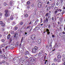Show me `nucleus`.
Here are the masks:
<instances>
[{
  "instance_id": "5fc2aeb1",
  "label": "nucleus",
  "mask_w": 65,
  "mask_h": 65,
  "mask_svg": "<svg viewBox=\"0 0 65 65\" xmlns=\"http://www.w3.org/2000/svg\"><path fill=\"white\" fill-rule=\"evenodd\" d=\"M38 56H40V55H41V53H39V54H38Z\"/></svg>"
},
{
  "instance_id": "a878e982",
  "label": "nucleus",
  "mask_w": 65,
  "mask_h": 65,
  "mask_svg": "<svg viewBox=\"0 0 65 65\" xmlns=\"http://www.w3.org/2000/svg\"><path fill=\"white\" fill-rule=\"evenodd\" d=\"M1 25H2V27H4V26H5V24L4 23H3Z\"/></svg>"
},
{
  "instance_id": "e2e57ef3",
  "label": "nucleus",
  "mask_w": 65,
  "mask_h": 65,
  "mask_svg": "<svg viewBox=\"0 0 65 65\" xmlns=\"http://www.w3.org/2000/svg\"><path fill=\"white\" fill-rule=\"evenodd\" d=\"M59 10V11H62V10L60 9H59V10Z\"/></svg>"
},
{
  "instance_id": "473e14b6",
  "label": "nucleus",
  "mask_w": 65,
  "mask_h": 65,
  "mask_svg": "<svg viewBox=\"0 0 65 65\" xmlns=\"http://www.w3.org/2000/svg\"><path fill=\"white\" fill-rule=\"evenodd\" d=\"M45 19L46 22H48V19L47 17H46L45 18Z\"/></svg>"
},
{
  "instance_id": "72a5a7b5",
  "label": "nucleus",
  "mask_w": 65,
  "mask_h": 65,
  "mask_svg": "<svg viewBox=\"0 0 65 65\" xmlns=\"http://www.w3.org/2000/svg\"><path fill=\"white\" fill-rule=\"evenodd\" d=\"M3 23V22L2 21H0V24L1 25Z\"/></svg>"
},
{
  "instance_id": "f3484780",
  "label": "nucleus",
  "mask_w": 65,
  "mask_h": 65,
  "mask_svg": "<svg viewBox=\"0 0 65 65\" xmlns=\"http://www.w3.org/2000/svg\"><path fill=\"white\" fill-rule=\"evenodd\" d=\"M10 19L11 20H12L13 19V18L12 16H11L10 17Z\"/></svg>"
},
{
  "instance_id": "6e6d98bb",
  "label": "nucleus",
  "mask_w": 65,
  "mask_h": 65,
  "mask_svg": "<svg viewBox=\"0 0 65 65\" xmlns=\"http://www.w3.org/2000/svg\"><path fill=\"white\" fill-rule=\"evenodd\" d=\"M50 3V2L48 1L47 3V4H49V3Z\"/></svg>"
},
{
  "instance_id": "774afa93",
  "label": "nucleus",
  "mask_w": 65,
  "mask_h": 65,
  "mask_svg": "<svg viewBox=\"0 0 65 65\" xmlns=\"http://www.w3.org/2000/svg\"><path fill=\"white\" fill-rule=\"evenodd\" d=\"M63 9H65V7L64 6H63Z\"/></svg>"
},
{
  "instance_id": "393cba45",
  "label": "nucleus",
  "mask_w": 65,
  "mask_h": 65,
  "mask_svg": "<svg viewBox=\"0 0 65 65\" xmlns=\"http://www.w3.org/2000/svg\"><path fill=\"white\" fill-rule=\"evenodd\" d=\"M11 41H12V38H11L9 40V42H10V43L11 42Z\"/></svg>"
},
{
  "instance_id": "6ab92c4d",
  "label": "nucleus",
  "mask_w": 65,
  "mask_h": 65,
  "mask_svg": "<svg viewBox=\"0 0 65 65\" xmlns=\"http://www.w3.org/2000/svg\"><path fill=\"white\" fill-rule=\"evenodd\" d=\"M27 5H29V4H30V1H28L27 2Z\"/></svg>"
},
{
  "instance_id": "c03bdc74",
  "label": "nucleus",
  "mask_w": 65,
  "mask_h": 65,
  "mask_svg": "<svg viewBox=\"0 0 65 65\" xmlns=\"http://www.w3.org/2000/svg\"><path fill=\"white\" fill-rule=\"evenodd\" d=\"M54 13L55 14H56L57 13V11H54Z\"/></svg>"
},
{
  "instance_id": "13d9d810",
  "label": "nucleus",
  "mask_w": 65,
  "mask_h": 65,
  "mask_svg": "<svg viewBox=\"0 0 65 65\" xmlns=\"http://www.w3.org/2000/svg\"><path fill=\"white\" fill-rule=\"evenodd\" d=\"M64 1V0H61V2L62 3L63 2V1Z\"/></svg>"
},
{
  "instance_id": "e433bc0d",
  "label": "nucleus",
  "mask_w": 65,
  "mask_h": 65,
  "mask_svg": "<svg viewBox=\"0 0 65 65\" xmlns=\"http://www.w3.org/2000/svg\"><path fill=\"white\" fill-rule=\"evenodd\" d=\"M12 2H10V5H12Z\"/></svg>"
},
{
  "instance_id": "5701e85b",
  "label": "nucleus",
  "mask_w": 65,
  "mask_h": 65,
  "mask_svg": "<svg viewBox=\"0 0 65 65\" xmlns=\"http://www.w3.org/2000/svg\"><path fill=\"white\" fill-rule=\"evenodd\" d=\"M23 37H22L21 40V43H22L23 42Z\"/></svg>"
},
{
  "instance_id": "0eeeda50",
  "label": "nucleus",
  "mask_w": 65,
  "mask_h": 65,
  "mask_svg": "<svg viewBox=\"0 0 65 65\" xmlns=\"http://www.w3.org/2000/svg\"><path fill=\"white\" fill-rule=\"evenodd\" d=\"M41 38H40L39 39H38V42L39 43H40V42H41Z\"/></svg>"
},
{
  "instance_id": "dca6fc26",
  "label": "nucleus",
  "mask_w": 65,
  "mask_h": 65,
  "mask_svg": "<svg viewBox=\"0 0 65 65\" xmlns=\"http://www.w3.org/2000/svg\"><path fill=\"white\" fill-rule=\"evenodd\" d=\"M25 17L26 18H27L28 17V14H26L25 15Z\"/></svg>"
},
{
  "instance_id": "3c124183",
  "label": "nucleus",
  "mask_w": 65,
  "mask_h": 65,
  "mask_svg": "<svg viewBox=\"0 0 65 65\" xmlns=\"http://www.w3.org/2000/svg\"><path fill=\"white\" fill-rule=\"evenodd\" d=\"M2 63H5V62L4 61H2Z\"/></svg>"
},
{
  "instance_id": "4be33fe9",
  "label": "nucleus",
  "mask_w": 65,
  "mask_h": 65,
  "mask_svg": "<svg viewBox=\"0 0 65 65\" xmlns=\"http://www.w3.org/2000/svg\"><path fill=\"white\" fill-rule=\"evenodd\" d=\"M19 24L20 25H22L23 24V22H21L19 23Z\"/></svg>"
},
{
  "instance_id": "de8ad7c7",
  "label": "nucleus",
  "mask_w": 65,
  "mask_h": 65,
  "mask_svg": "<svg viewBox=\"0 0 65 65\" xmlns=\"http://www.w3.org/2000/svg\"><path fill=\"white\" fill-rule=\"evenodd\" d=\"M46 58V56H45V57H44V61H45V60Z\"/></svg>"
},
{
  "instance_id": "f257e3e1",
  "label": "nucleus",
  "mask_w": 65,
  "mask_h": 65,
  "mask_svg": "<svg viewBox=\"0 0 65 65\" xmlns=\"http://www.w3.org/2000/svg\"><path fill=\"white\" fill-rule=\"evenodd\" d=\"M42 2H39L38 4V7L39 8H40L41 6V5H42Z\"/></svg>"
},
{
  "instance_id": "6e6552de",
  "label": "nucleus",
  "mask_w": 65,
  "mask_h": 65,
  "mask_svg": "<svg viewBox=\"0 0 65 65\" xmlns=\"http://www.w3.org/2000/svg\"><path fill=\"white\" fill-rule=\"evenodd\" d=\"M54 6H55V4H52L51 6V8L52 9H53V8H54Z\"/></svg>"
},
{
  "instance_id": "7c9ffc66",
  "label": "nucleus",
  "mask_w": 65,
  "mask_h": 65,
  "mask_svg": "<svg viewBox=\"0 0 65 65\" xmlns=\"http://www.w3.org/2000/svg\"><path fill=\"white\" fill-rule=\"evenodd\" d=\"M31 6L32 7H33L34 6V4H32L31 5Z\"/></svg>"
},
{
  "instance_id": "4468645a",
  "label": "nucleus",
  "mask_w": 65,
  "mask_h": 65,
  "mask_svg": "<svg viewBox=\"0 0 65 65\" xmlns=\"http://www.w3.org/2000/svg\"><path fill=\"white\" fill-rule=\"evenodd\" d=\"M15 35L14 36V37H16V38L17 37H18V35L17 34H15Z\"/></svg>"
},
{
  "instance_id": "39448f33",
  "label": "nucleus",
  "mask_w": 65,
  "mask_h": 65,
  "mask_svg": "<svg viewBox=\"0 0 65 65\" xmlns=\"http://www.w3.org/2000/svg\"><path fill=\"white\" fill-rule=\"evenodd\" d=\"M30 61L33 62H34V58H30Z\"/></svg>"
},
{
  "instance_id": "aec40b11",
  "label": "nucleus",
  "mask_w": 65,
  "mask_h": 65,
  "mask_svg": "<svg viewBox=\"0 0 65 65\" xmlns=\"http://www.w3.org/2000/svg\"><path fill=\"white\" fill-rule=\"evenodd\" d=\"M34 48H35V50H38V47L37 46H36Z\"/></svg>"
},
{
  "instance_id": "cd10ccee",
  "label": "nucleus",
  "mask_w": 65,
  "mask_h": 65,
  "mask_svg": "<svg viewBox=\"0 0 65 65\" xmlns=\"http://www.w3.org/2000/svg\"><path fill=\"white\" fill-rule=\"evenodd\" d=\"M62 61H65V57H63L62 58Z\"/></svg>"
},
{
  "instance_id": "0e129e2a",
  "label": "nucleus",
  "mask_w": 65,
  "mask_h": 65,
  "mask_svg": "<svg viewBox=\"0 0 65 65\" xmlns=\"http://www.w3.org/2000/svg\"><path fill=\"white\" fill-rule=\"evenodd\" d=\"M2 64V62H0V64L1 65V64Z\"/></svg>"
},
{
  "instance_id": "09e8293b",
  "label": "nucleus",
  "mask_w": 65,
  "mask_h": 65,
  "mask_svg": "<svg viewBox=\"0 0 65 65\" xmlns=\"http://www.w3.org/2000/svg\"><path fill=\"white\" fill-rule=\"evenodd\" d=\"M32 30V28H31L30 29V30L29 31V32H30L31 31V30Z\"/></svg>"
},
{
  "instance_id": "338daca9",
  "label": "nucleus",
  "mask_w": 65,
  "mask_h": 65,
  "mask_svg": "<svg viewBox=\"0 0 65 65\" xmlns=\"http://www.w3.org/2000/svg\"><path fill=\"white\" fill-rule=\"evenodd\" d=\"M62 33L63 34H65V32L64 31H63V32H62Z\"/></svg>"
},
{
  "instance_id": "7ed1b4c3",
  "label": "nucleus",
  "mask_w": 65,
  "mask_h": 65,
  "mask_svg": "<svg viewBox=\"0 0 65 65\" xmlns=\"http://www.w3.org/2000/svg\"><path fill=\"white\" fill-rule=\"evenodd\" d=\"M5 12L6 13L5 14V17H7L8 16V11L7 10H5Z\"/></svg>"
},
{
  "instance_id": "f704fd0d",
  "label": "nucleus",
  "mask_w": 65,
  "mask_h": 65,
  "mask_svg": "<svg viewBox=\"0 0 65 65\" xmlns=\"http://www.w3.org/2000/svg\"><path fill=\"white\" fill-rule=\"evenodd\" d=\"M30 27V26H28L27 27H26V29H29V28Z\"/></svg>"
},
{
  "instance_id": "864d4df0",
  "label": "nucleus",
  "mask_w": 65,
  "mask_h": 65,
  "mask_svg": "<svg viewBox=\"0 0 65 65\" xmlns=\"http://www.w3.org/2000/svg\"><path fill=\"white\" fill-rule=\"evenodd\" d=\"M52 37H53V38H55V35H53L52 36Z\"/></svg>"
},
{
  "instance_id": "a18cd8bd",
  "label": "nucleus",
  "mask_w": 65,
  "mask_h": 65,
  "mask_svg": "<svg viewBox=\"0 0 65 65\" xmlns=\"http://www.w3.org/2000/svg\"><path fill=\"white\" fill-rule=\"evenodd\" d=\"M2 13H0V16H2Z\"/></svg>"
},
{
  "instance_id": "c9c22d12",
  "label": "nucleus",
  "mask_w": 65,
  "mask_h": 65,
  "mask_svg": "<svg viewBox=\"0 0 65 65\" xmlns=\"http://www.w3.org/2000/svg\"><path fill=\"white\" fill-rule=\"evenodd\" d=\"M2 46V47H4L5 46V45L4 44H3L1 45Z\"/></svg>"
},
{
  "instance_id": "bf43d9fd",
  "label": "nucleus",
  "mask_w": 65,
  "mask_h": 65,
  "mask_svg": "<svg viewBox=\"0 0 65 65\" xmlns=\"http://www.w3.org/2000/svg\"><path fill=\"white\" fill-rule=\"evenodd\" d=\"M56 5L57 6H58V5H59V3H56Z\"/></svg>"
},
{
  "instance_id": "a211bd4d",
  "label": "nucleus",
  "mask_w": 65,
  "mask_h": 65,
  "mask_svg": "<svg viewBox=\"0 0 65 65\" xmlns=\"http://www.w3.org/2000/svg\"><path fill=\"white\" fill-rule=\"evenodd\" d=\"M26 65H29V62H28V61H26Z\"/></svg>"
},
{
  "instance_id": "8fccbe9b",
  "label": "nucleus",
  "mask_w": 65,
  "mask_h": 65,
  "mask_svg": "<svg viewBox=\"0 0 65 65\" xmlns=\"http://www.w3.org/2000/svg\"><path fill=\"white\" fill-rule=\"evenodd\" d=\"M3 52H5V49H3Z\"/></svg>"
},
{
  "instance_id": "20e7f679",
  "label": "nucleus",
  "mask_w": 65,
  "mask_h": 65,
  "mask_svg": "<svg viewBox=\"0 0 65 65\" xmlns=\"http://www.w3.org/2000/svg\"><path fill=\"white\" fill-rule=\"evenodd\" d=\"M36 50L35 49V48H33L32 49V52L33 53H36Z\"/></svg>"
},
{
  "instance_id": "1a4fd4ad",
  "label": "nucleus",
  "mask_w": 65,
  "mask_h": 65,
  "mask_svg": "<svg viewBox=\"0 0 65 65\" xmlns=\"http://www.w3.org/2000/svg\"><path fill=\"white\" fill-rule=\"evenodd\" d=\"M57 58L58 59H60L61 58V56L60 55H59L58 56Z\"/></svg>"
},
{
  "instance_id": "c756f323",
  "label": "nucleus",
  "mask_w": 65,
  "mask_h": 65,
  "mask_svg": "<svg viewBox=\"0 0 65 65\" xmlns=\"http://www.w3.org/2000/svg\"><path fill=\"white\" fill-rule=\"evenodd\" d=\"M14 33V31H12L11 32V34H13Z\"/></svg>"
},
{
  "instance_id": "9b49d317",
  "label": "nucleus",
  "mask_w": 65,
  "mask_h": 65,
  "mask_svg": "<svg viewBox=\"0 0 65 65\" xmlns=\"http://www.w3.org/2000/svg\"><path fill=\"white\" fill-rule=\"evenodd\" d=\"M14 42H13L11 44V46H13V45H14Z\"/></svg>"
},
{
  "instance_id": "bb28decb",
  "label": "nucleus",
  "mask_w": 65,
  "mask_h": 65,
  "mask_svg": "<svg viewBox=\"0 0 65 65\" xmlns=\"http://www.w3.org/2000/svg\"><path fill=\"white\" fill-rule=\"evenodd\" d=\"M57 61V59L56 58H55L54 59V62H56V61Z\"/></svg>"
},
{
  "instance_id": "680f3d73",
  "label": "nucleus",
  "mask_w": 65,
  "mask_h": 65,
  "mask_svg": "<svg viewBox=\"0 0 65 65\" xmlns=\"http://www.w3.org/2000/svg\"><path fill=\"white\" fill-rule=\"evenodd\" d=\"M52 65H55V63H53L52 64Z\"/></svg>"
},
{
  "instance_id": "79ce46f5",
  "label": "nucleus",
  "mask_w": 65,
  "mask_h": 65,
  "mask_svg": "<svg viewBox=\"0 0 65 65\" xmlns=\"http://www.w3.org/2000/svg\"><path fill=\"white\" fill-rule=\"evenodd\" d=\"M50 9V7H48L47 8V10H49Z\"/></svg>"
},
{
  "instance_id": "b1692460",
  "label": "nucleus",
  "mask_w": 65,
  "mask_h": 65,
  "mask_svg": "<svg viewBox=\"0 0 65 65\" xmlns=\"http://www.w3.org/2000/svg\"><path fill=\"white\" fill-rule=\"evenodd\" d=\"M48 13H47L45 15V16H46V17H48Z\"/></svg>"
},
{
  "instance_id": "052dcab7",
  "label": "nucleus",
  "mask_w": 65,
  "mask_h": 65,
  "mask_svg": "<svg viewBox=\"0 0 65 65\" xmlns=\"http://www.w3.org/2000/svg\"><path fill=\"white\" fill-rule=\"evenodd\" d=\"M43 25V24L42 23L40 25V26H42V25Z\"/></svg>"
},
{
  "instance_id": "37998d69",
  "label": "nucleus",
  "mask_w": 65,
  "mask_h": 65,
  "mask_svg": "<svg viewBox=\"0 0 65 65\" xmlns=\"http://www.w3.org/2000/svg\"><path fill=\"white\" fill-rule=\"evenodd\" d=\"M2 31H4V29L3 28L2 29Z\"/></svg>"
},
{
  "instance_id": "603ef678",
  "label": "nucleus",
  "mask_w": 65,
  "mask_h": 65,
  "mask_svg": "<svg viewBox=\"0 0 65 65\" xmlns=\"http://www.w3.org/2000/svg\"><path fill=\"white\" fill-rule=\"evenodd\" d=\"M34 61H36V59H34Z\"/></svg>"
},
{
  "instance_id": "2eb2a0df",
  "label": "nucleus",
  "mask_w": 65,
  "mask_h": 65,
  "mask_svg": "<svg viewBox=\"0 0 65 65\" xmlns=\"http://www.w3.org/2000/svg\"><path fill=\"white\" fill-rule=\"evenodd\" d=\"M26 54L25 53V55H26V54H27V55H29V52L27 51L26 52Z\"/></svg>"
},
{
  "instance_id": "49530a36",
  "label": "nucleus",
  "mask_w": 65,
  "mask_h": 65,
  "mask_svg": "<svg viewBox=\"0 0 65 65\" xmlns=\"http://www.w3.org/2000/svg\"><path fill=\"white\" fill-rule=\"evenodd\" d=\"M0 53L1 54H2V51H1V50L0 51Z\"/></svg>"
},
{
  "instance_id": "9d476101",
  "label": "nucleus",
  "mask_w": 65,
  "mask_h": 65,
  "mask_svg": "<svg viewBox=\"0 0 65 65\" xmlns=\"http://www.w3.org/2000/svg\"><path fill=\"white\" fill-rule=\"evenodd\" d=\"M38 22H39V20L38 19H37L35 21V24H36V23H37Z\"/></svg>"
},
{
  "instance_id": "69168bd1",
  "label": "nucleus",
  "mask_w": 65,
  "mask_h": 65,
  "mask_svg": "<svg viewBox=\"0 0 65 65\" xmlns=\"http://www.w3.org/2000/svg\"><path fill=\"white\" fill-rule=\"evenodd\" d=\"M54 19V17H52V20H53Z\"/></svg>"
},
{
  "instance_id": "ea45409f",
  "label": "nucleus",
  "mask_w": 65,
  "mask_h": 65,
  "mask_svg": "<svg viewBox=\"0 0 65 65\" xmlns=\"http://www.w3.org/2000/svg\"><path fill=\"white\" fill-rule=\"evenodd\" d=\"M3 4L4 6H6V4L5 3H4Z\"/></svg>"
},
{
  "instance_id": "412c9836",
  "label": "nucleus",
  "mask_w": 65,
  "mask_h": 65,
  "mask_svg": "<svg viewBox=\"0 0 65 65\" xmlns=\"http://www.w3.org/2000/svg\"><path fill=\"white\" fill-rule=\"evenodd\" d=\"M35 29H36V30H37L38 29H39V27H37L35 28Z\"/></svg>"
},
{
  "instance_id": "c85d7f7f",
  "label": "nucleus",
  "mask_w": 65,
  "mask_h": 65,
  "mask_svg": "<svg viewBox=\"0 0 65 65\" xmlns=\"http://www.w3.org/2000/svg\"><path fill=\"white\" fill-rule=\"evenodd\" d=\"M1 41L2 42H4V41H5V40L4 39H2L1 40Z\"/></svg>"
},
{
  "instance_id": "423d86ee",
  "label": "nucleus",
  "mask_w": 65,
  "mask_h": 65,
  "mask_svg": "<svg viewBox=\"0 0 65 65\" xmlns=\"http://www.w3.org/2000/svg\"><path fill=\"white\" fill-rule=\"evenodd\" d=\"M49 29H47L46 30V31L47 32V34H48V35L50 34V32H49Z\"/></svg>"
},
{
  "instance_id": "a19ab883",
  "label": "nucleus",
  "mask_w": 65,
  "mask_h": 65,
  "mask_svg": "<svg viewBox=\"0 0 65 65\" xmlns=\"http://www.w3.org/2000/svg\"><path fill=\"white\" fill-rule=\"evenodd\" d=\"M5 34L7 35V34H8V32H5Z\"/></svg>"
},
{
  "instance_id": "4c0bfd02",
  "label": "nucleus",
  "mask_w": 65,
  "mask_h": 65,
  "mask_svg": "<svg viewBox=\"0 0 65 65\" xmlns=\"http://www.w3.org/2000/svg\"><path fill=\"white\" fill-rule=\"evenodd\" d=\"M3 57L2 56V55H0V58H1V59H2V58Z\"/></svg>"
},
{
  "instance_id": "2f4dec72",
  "label": "nucleus",
  "mask_w": 65,
  "mask_h": 65,
  "mask_svg": "<svg viewBox=\"0 0 65 65\" xmlns=\"http://www.w3.org/2000/svg\"><path fill=\"white\" fill-rule=\"evenodd\" d=\"M47 62V60H46L45 61V63H44L45 64H46Z\"/></svg>"
},
{
  "instance_id": "f8f14e48",
  "label": "nucleus",
  "mask_w": 65,
  "mask_h": 65,
  "mask_svg": "<svg viewBox=\"0 0 65 65\" xmlns=\"http://www.w3.org/2000/svg\"><path fill=\"white\" fill-rule=\"evenodd\" d=\"M10 35H8L7 36V39H9V38H10Z\"/></svg>"
},
{
  "instance_id": "f03ea898",
  "label": "nucleus",
  "mask_w": 65,
  "mask_h": 65,
  "mask_svg": "<svg viewBox=\"0 0 65 65\" xmlns=\"http://www.w3.org/2000/svg\"><path fill=\"white\" fill-rule=\"evenodd\" d=\"M36 37V36L35 35H32L31 36V38L32 39H35Z\"/></svg>"
},
{
  "instance_id": "58836bf2",
  "label": "nucleus",
  "mask_w": 65,
  "mask_h": 65,
  "mask_svg": "<svg viewBox=\"0 0 65 65\" xmlns=\"http://www.w3.org/2000/svg\"><path fill=\"white\" fill-rule=\"evenodd\" d=\"M32 24V22L31 21H30V22L29 23V25H31V24Z\"/></svg>"
},
{
  "instance_id": "4d7b16f0",
  "label": "nucleus",
  "mask_w": 65,
  "mask_h": 65,
  "mask_svg": "<svg viewBox=\"0 0 65 65\" xmlns=\"http://www.w3.org/2000/svg\"><path fill=\"white\" fill-rule=\"evenodd\" d=\"M64 11H63L62 12V14H64Z\"/></svg>"
},
{
  "instance_id": "ddd939ff",
  "label": "nucleus",
  "mask_w": 65,
  "mask_h": 65,
  "mask_svg": "<svg viewBox=\"0 0 65 65\" xmlns=\"http://www.w3.org/2000/svg\"><path fill=\"white\" fill-rule=\"evenodd\" d=\"M18 27H15V28H14V30L15 31H16V30H17V29H18Z\"/></svg>"
}]
</instances>
